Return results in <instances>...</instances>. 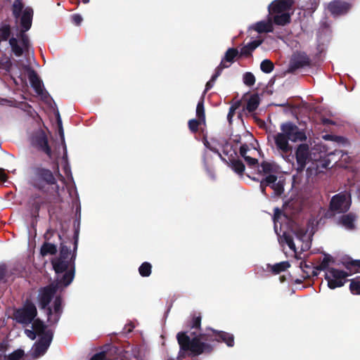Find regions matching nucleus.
<instances>
[{"label": "nucleus", "mask_w": 360, "mask_h": 360, "mask_svg": "<svg viewBox=\"0 0 360 360\" xmlns=\"http://www.w3.org/2000/svg\"><path fill=\"white\" fill-rule=\"evenodd\" d=\"M77 248L78 231H75L73 240L61 242L58 256L51 262L57 278L54 283L41 288L38 295L39 308L46 311L48 319L52 317V309L49 304L58 289L68 287L75 278Z\"/></svg>", "instance_id": "f257e3e1"}, {"label": "nucleus", "mask_w": 360, "mask_h": 360, "mask_svg": "<svg viewBox=\"0 0 360 360\" xmlns=\"http://www.w3.org/2000/svg\"><path fill=\"white\" fill-rule=\"evenodd\" d=\"M27 184L39 193L30 195L28 205L32 217H39L42 207H46L49 215L54 213L55 206L62 202L58 184L53 172L41 164L31 165L28 169Z\"/></svg>", "instance_id": "f03ea898"}, {"label": "nucleus", "mask_w": 360, "mask_h": 360, "mask_svg": "<svg viewBox=\"0 0 360 360\" xmlns=\"http://www.w3.org/2000/svg\"><path fill=\"white\" fill-rule=\"evenodd\" d=\"M201 321L200 313H194L186 323L188 330L176 334V340L179 345L176 360H183L186 357L195 358L205 354V352L210 351V347L201 342L197 335V330L200 329Z\"/></svg>", "instance_id": "7ed1b4c3"}, {"label": "nucleus", "mask_w": 360, "mask_h": 360, "mask_svg": "<svg viewBox=\"0 0 360 360\" xmlns=\"http://www.w3.org/2000/svg\"><path fill=\"white\" fill-rule=\"evenodd\" d=\"M197 335L201 342L210 347V351L205 352V354H210L213 352L215 343H225L229 347L234 346L235 338L232 333L224 330H215L211 327H207L204 330L201 328L197 330Z\"/></svg>", "instance_id": "20e7f679"}, {"label": "nucleus", "mask_w": 360, "mask_h": 360, "mask_svg": "<svg viewBox=\"0 0 360 360\" xmlns=\"http://www.w3.org/2000/svg\"><path fill=\"white\" fill-rule=\"evenodd\" d=\"M37 309L35 304L30 300H27L21 308L16 309L14 316L16 321L21 324H30L36 318Z\"/></svg>", "instance_id": "39448f33"}, {"label": "nucleus", "mask_w": 360, "mask_h": 360, "mask_svg": "<svg viewBox=\"0 0 360 360\" xmlns=\"http://www.w3.org/2000/svg\"><path fill=\"white\" fill-rule=\"evenodd\" d=\"M78 231V235L79 234V229H75L74 231V234L72 238H63L60 233H58L56 230H53L52 229H49L44 233V238L45 239V242L42 244L40 248V254L41 256L44 257L48 255H54L56 254L58 249L57 245L50 243L49 241L51 240V238L55 235L57 234L58 239L60 242L67 240H73L75 234V231ZM61 243H60V245Z\"/></svg>", "instance_id": "423d86ee"}, {"label": "nucleus", "mask_w": 360, "mask_h": 360, "mask_svg": "<svg viewBox=\"0 0 360 360\" xmlns=\"http://www.w3.org/2000/svg\"><path fill=\"white\" fill-rule=\"evenodd\" d=\"M350 274L347 271L340 270L333 267L328 268L325 271V279L328 282V286L330 289L342 287L348 281L347 277Z\"/></svg>", "instance_id": "0eeeda50"}, {"label": "nucleus", "mask_w": 360, "mask_h": 360, "mask_svg": "<svg viewBox=\"0 0 360 360\" xmlns=\"http://www.w3.org/2000/svg\"><path fill=\"white\" fill-rule=\"evenodd\" d=\"M325 146L321 143H316V154L321 153L323 151L325 152L326 154L324 156H322L320 155L319 156V158L316 157V176L319 173L323 172L322 169H326L329 167V165L330 164V157L333 155H340L342 157V151L335 150L333 152H329L328 153L326 150H324Z\"/></svg>", "instance_id": "6e6552de"}, {"label": "nucleus", "mask_w": 360, "mask_h": 360, "mask_svg": "<svg viewBox=\"0 0 360 360\" xmlns=\"http://www.w3.org/2000/svg\"><path fill=\"white\" fill-rule=\"evenodd\" d=\"M281 130L283 134L291 141H302L307 139L305 133L301 131L299 127L291 122L283 123L281 125Z\"/></svg>", "instance_id": "1a4fd4ad"}, {"label": "nucleus", "mask_w": 360, "mask_h": 360, "mask_svg": "<svg viewBox=\"0 0 360 360\" xmlns=\"http://www.w3.org/2000/svg\"><path fill=\"white\" fill-rule=\"evenodd\" d=\"M32 145L39 150L44 152L49 158H52V150L49 144L48 137L44 131H40L33 136Z\"/></svg>", "instance_id": "9d476101"}, {"label": "nucleus", "mask_w": 360, "mask_h": 360, "mask_svg": "<svg viewBox=\"0 0 360 360\" xmlns=\"http://www.w3.org/2000/svg\"><path fill=\"white\" fill-rule=\"evenodd\" d=\"M347 194L340 193L335 195L330 200V209L338 213H345L350 207V202L347 200Z\"/></svg>", "instance_id": "9b49d317"}, {"label": "nucleus", "mask_w": 360, "mask_h": 360, "mask_svg": "<svg viewBox=\"0 0 360 360\" xmlns=\"http://www.w3.org/2000/svg\"><path fill=\"white\" fill-rule=\"evenodd\" d=\"M52 340L53 338L51 334H46L44 337H40L32 347V356L37 359L44 355L48 350Z\"/></svg>", "instance_id": "f8f14e48"}, {"label": "nucleus", "mask_w": 360, "mask_h": 360, "mask_svg": "<svg viewBox=\"0 0 360 360\" xmlns=\"http://www.w3.org/2000/svg\"><path fill=\"white\" fill-rule=\"evenodd\" d=\"M294 0H274L268 7L269 15L288 13L294 6Z\"/></svg>", "instance_id": "ddd939ff"}, {"label": "nucleus", "mask_w": 360, "mask_h": 360, "mask_svg": "<svg viewBox=\"0 0 360 360\" xmlns=\"http://www.w3.org/2000/svg\"><path fill=\"white\" fill-rule=\"evenodd\" d=\"M295 155L297 164V171L298 173H301L304 171L309 159L310 153L308 145L305 143L299 145Z\"/></svg>", "instance_id": "4468645a"}, {"label": "nucleus", "mask_w": 360, "mask_h": 360, "mask_svg": "<svg viewBox=\"0 0 360 360\" xmlns=\"http://www.w3.org/2000/svg\"><path fill=\"white\" fill-rule=\"evenodd\" d=\"M295 235L297 243L300 245L301 251H307L311 245L312 235L309 233L308 231L304 228L296 229Z\"/></svg>", "instance_id": "2eb2a0df"}, {"label": "nucleus", "mask_w": 360, "mask_h": 360, "mask_svg": "<svg viewBox=\"0 0 360 360\" xmlns=\"http://www.w3.org/2000/svg\"><path fill=\"white\" fill-rule=\"evenodd\" d=\"M321 102L319 98H316V114L319 115V117H316V125L322 124L323 125L335 124V122L330 119L333 116L332 112L327 108H323L320 105H317Z\"/></svg>", "instance_id": "dca6fc26"}, {"label": "nucleus", "mask_w": 360, "mask_h": 360, "mask_svg": "<svg viewBox=\"0 0 360 360\" xmlns=\"http://www.w3.org/2000/svg\"><path fill=\"white\" fill-rule=\"evenodd\" d=\"M309 59L304 53L294 54L289 63L288 72H295L297 70L308 65Z\"/></svg>", "instance_id": "f3484780"}, {"label": "nucleus", "mask_w": 360, "mask_h": 360, "mask_svg": "<svg viewBox=\"0 0 360 360\" xmlns=\"http://www.w3.org/2000/svg\"><path fill=\"white\" fill-rule=\"evenodd\" d=\"M34 11L32 8L27 6L21 14L20 19V32H27L32 27Z\"/></svg>", "instance_id": "a211bd4d"}, {"label": "nucleus", "mask_w": 360, "mask_h": 360, "mask_svg": "<svg viewBox=\"0 0 360 360\" xmlns=\"http://www.w3.org/2000/svg\"><path fill=\"white\" fill-rule=\"evenodd\" d=\"M352 8V4L341 1H334L330 2L328 6V11L335 15H343L347 13Z\"/></svg>", "instance_id": "6ab92c4d"}, {"label": "nucleus", "mask_w": 360, "mask_h": 360, "mask_svg": "<svg viewBox=\"0 0 360 360\" xmlns=\"http://www.w3.org/2000/svg\"><path fill=\"white\" fill-rule=\"evenodd\" d=\"M277 149L283 153L288 154L292 152V147L289 144V139L282 132L274 136Z\"/></svg>", "instance_id": "aec40b11"}, {"label": "nucleus", "mask_w": 360, "mask_h": 360, "mask_svg": "<svg viewBox=\"0 0 360 360\" xmlns=\"http://www.w3.org/2000/svg\"><path fill=\"white\" fill-rule=\"evenodd\" d=\"M28 78L31 83V86L34 89L35 92L37 94L41 95L43 92V84L36 71L30 68L28 72Z\"/></svg>", "instance_id": "412c9836"}, {"label": "nucleus", "mask_w": 360, "mask_h": 360, "mask_svg": "<svg viewBox=\"0 0 360 360\" xmlns=\"http://www.w3.org/2000/svg\"><path fill=\"white\" fill-rule=\"evenodd\" d=\"M32 323V328L39 338L44 337L46 334H51L52 338H53V333L52 330L48 329V326L41 319H34Z\"/></svg>", "instance_id": "4be33fe9"}, {"label": "nucleus", "mask_w": 360, "mask_h": 360, "mask_svg": "<svg viewBox=\"0 0 360 360\" xmlns=\"http://www.w3.org/2000/svg\"><path fill=\"white\" fill-rule=\"evenodd\" d=\"M263 42V39L253 40L240 49V57L249 58L252 56V52Z\"/></svg>", "instance_id": "5701e85b"}, {"label": "nucleus", "mask_w": 360, "mask_h": 360, "mask_svg": "<svg viewBox=\"0 0 360 360\" xmlns=\"http://www.w3.org/2000/svg\"><path fill=\"white\" fill-rule=\"evenodd\" d=\"M62 299L60 296L56 297L53 302V311L52 312V317L50 319H47V321L51 324H55L58 323L60 319V314L62 313Z\"/></svg>", "instance_id": "b1692460"}, {"label": "nucleus", "mask_w": 360, "mask_h": 360, "mask_svg": "<svg viewBox=\"0 0 360 360\" xmlns=\"http://www.w3.org/2000/svg\"><path fill=\"white\" fill-rule=\"evenodd\" d=\"M356 218L357 217L355 214L349 212L348 214H342L339 219V223L347 229L352 230L355 228L354 221Z\"/></svg>", "instance_id": "393cba45"}, {"label": "nucleus", "mask_w": 360, "mask_h": 360, "mask_svg": "<svg viewBox=\"0 0 360 360\" xmlns=\"http://www.w3.org/2000/svg\"><path fill=\"white\" fill-rule=\"evenodd\" d=\"M330 34L331 30L330 24L326 20L322 21L321 22L319 35V40L322 45H323L325 42H328L330 41Z\"/></svg>", "instance_id": "a878e982"}, {"label": "nucleus", "mask_w": 360, "mask_h": 360, "mask_svg": "<svg viewBox=\"0 0 360 360\" xmlns=\"http://www.w3.org/2000/svg\"><path fill=\"white\" fill-rule=\"evenodd\" d=\"M56 122H57V125L58 127V134L60 137L61 142L63 144L64 153H63V160L65 161V162H68V154H67V148H66V146H65V143L64 130H63V127L62 120H61V117H60L58 112L56 114Z\"/></svg>", "instance_id": "bb28decb"}, {"label": "nucleus", "mask_w": 360, "mask_h": 360, "mask_svg": "<svg viewBox=\"0 0 360 360\" xmlns=\"http://www.w3.org/2000/svg\"><path fill=\"white\" fill-rule=\"evenodd\" d=\"M253 29L258 33L272 32L274 30L272 22L271 19L268 21L257 22L253 27Z\"/></svg>", "instance_id": "cd10ccee"}, {"label": "nucleus", "mask_w": 360, "mask_h": 360, "mask_svg": "<svg viewBox=\"0 0 360 360\" xmlns=\"http://www.w3.org/2000/svg\"><path fill=\"white\" fill-rule=\"evenodd\" d=\"M259 174H270L276 172V165L270 162L262 161L257 165Z\"/></svg>", "instance_id": "c85d7f7f"}, {"label": "nucleus", "mask_w": 360, "mask_h": 360, "mask_svg": "<svg viewBox=\"0 0 360 360\" xmlns=\"http://www.w3.org/2000/svg\"><path fill=\"white\" fill-rule=\"evenodd\" d=\"M273 20L276 25L284 26L290 22L291 16L289 12L280 14H274Z\"/></svg>", "instance_id": "c756f323"}, {"label": "nucleus", "mask_w": 360, "mask_h": 360, "mask_svg": "<svg viewBox=\"0 0 360 360\" xmlns=\"http://www.w3.org/2000/svg\"><path fill=\"white\" fill-rule=\"evenodd\" d=\"M300 268L303 271L302 276L304 278H310L311 276H315V266L314 263L311 262V264H309L306 261L301 262Z\"/></svg>", "instance_id": "7c9ffc66"}, {"label": "nucleus", "mask_w": 360, "mask_h": 360, "mask_svg": "<svg viewBox=\"0 0 360 360\" xmlns=\"http://www.w3.org/2000/svg\"><path fill=\"white\" fill-rule=\"evenodd\" d=\"M25 4L22 0H15L11 6L12 14L14 18L17 20L20 17L23 12Z\"/></svg>", "instance_id": "2f4dec72"}, {"label": "nucleus", "mask_w": 360, "mask_h": 360, "mask_svg": "<svg viewBox=\"0 0 360 360\" xmlns=\"http://www.w3.org/2000/svg\"><path fill=\"white\" fill-rule=\"evenodd\" d=\"M306 179H307V188H314L315 183V169L311 167H309L306 170Z\"/></svg>", "instance_id": "473e14b6"}, {"label": "nucleus", "mask_w": 360, "mask_h": 360, "mask_svg": "<svg viewBox=\"0 0 360 360\" xmlns=\"http://www.w3.org/2000/svg\"><path fill=\"white\" fill-rule=\"evenodd\" d=\"M231 169L238 174L243 175L245 171V165L239 159L230 160Z\"/></svg>", "instance_id": "72a5a7b5"}, {"label": "nucleus", "mask_w": 360, "mask_h": 360, "mask_svg": "<svg viewBox=\"0 0 360 360\" xmlns=\"http://www.w3.org/2000/svg\"><path fill=\"white\" fill-rule=\"evenodd\" d=\"M196 116L198 119L202 121V124H205V113L204 108V97H202L198 101L196 107Z\"/></svg>", "instance_id": "f704fd0d"}, {"label": "nucleus", "mask_w": 360, "mask_h": 360, "mask_svg": "<svg viewBox=\"0 0 360 360\" xmlns=\"http://www.w3.org/2000/svg\"><path fill=\"white\" fill-rule=\"evenodd\" d=\"M259 101L257 95L251 96L246 105V110L250 112H254L259 106Z\"/></svg>", "instance_id": "c9c22d12"}, {"label": "nucleus", "mask_w": 360, "mask_h": 360, "mask_svg": "<svg viewBox=\"0 0 360 360\" xmlns=\"http://www.w3.org/2000/svg\"><path fill=\"white\" fill-rule=\"evenodd\" d=\"M349 290L353 295H360V276L350 280Z\"/></svg>", "instance_id": "e433bc0d"}, {"label": "nucleus", "mask_w": 360, "mask_h": 360, "mask_svg": "<svg viewBox=\"0 0 360 360\" xmlns=\"http://www.w3.org/2000/svg\"><path fill=\"white\" fill-rule=\"evenodd\" d=\"M237 56H240L238 50L236 48H229L226 51L224 58H225L229 63L231 64L234 62V59Z\"/></svg>", "instance_id": "4c0bfd02"}, {"label": "nucleus", "mask_w": 360, "mask_h": 360, "mask_svg": "<svg viewBox=\"0 0 360 360\" xmlns=\"http://www.w3.org/2000/svg\"><path fill=\"white\" fill-rule=\"evenodd\" d=\"M334 259L330 255L325 254L323 260L321 262L319 265H316V271L319 270H327L329 267L330 263H333Z\"/></svg>", "instance_id": "58836bf2"}, {"label": "nucleus", "mask_w": 360, "mask_h": 360, "mask_svg": "<svg viewBox=\"0 0 360 360\" xmlns=\"http://www.w3.org/2000/svg\"><path fill=\"white\" fill-rule=\"evenodd\" d=\"M152 265L148 262L141 264L139 268V272L142 277H148L151 274Z\"/></svg>", "instance_id": "ea45409f"}, {"label": "nucleus", "mask_w": 360, "mask_h": 360, "mask_svg": "<svg viewBox=\"0 0 360 360\" xmlns=\"http://www.w3.org/2000/svg\"><path fill=\"white\" fill-rule=\"evenodd\" d=\"M290 266V264L288 262H281L273 265L271 268V271L274 274H280L285 271Z\"/></svg>", "instance_id": "a19ab883"}, {"label": "nucleus", "mask_w": 360, "mask_h": 360, "mask_svg": "<svg viewBox=\"0 0 360 360\" xmlns=\"http://www.w3.org/2000/svg\"><path fill=\"white\" fill-rule=\"evenodd\" d=\"M11 34V26L3 25L0 27V41H7Z\"/></svg>", "instance_id": "79ce46f5"}, {"label": "nucleus", "mask_w": 360, "mask_h": 360, "mask_svg": "<svg viewBox=\"0 0 360 360\" xmlns=\"http://www.w3.org/2000/svg\"><path fill=\"white\" fill-rule=\"evenodd\" d=\"M260 69L264 73H270L274 69V64L269 59H264L260 64Z\"/></svg>", "instance_id": "37998d69"}, {"label": "nucleus", "mask_w": 360, "mask_h": 360, "mask_svg": "<svg viewBox=\"0 0 360 360\" xmlns=\"http://www.w3.org/2000/svg\"><path fill=\"white\" fill-rule=\"evenodd\" d=\"M283 239L285 243L288 245L289 248L297 253L296 245L294 243L293 238L290 233L284 232L283 234Z\"/></svg>", "instance_id": "c03bdc74"}, {"label": "nucleus", "mask_w": 360, "mask_h": 360, "mask_svg": "<svg viewBox=\"0 0 360 360\" xmlns=\"http://www.w3.org/2000/svg\"><path fill=\"white\" fill-rule=\"evenodd\" d=\"M283 239L285 243L288 245L289 248L297 253L296 245L294 243L293 238L290 233L284 232L283 234Z\"/></svg>", "instance_id": "a18cd8bd"}, {"label": "nucleus", "mask_w": 360, "mask_h": 360, "mask_svg": "<svg viewBox=\"0 0 360 360\" xmlns=\"http://www.w3.org/2000/svg\"><path fill=\"white\" fill-rule=\"evenodd\" d=\"M240 105L241 102L240 101H238L235 102L233 104H232L229 108V110L227 115V120L230 124H232V120L236 113V110L240 108Z\"/></svg>", "instance_id": "49530a36"}, {"label": "nucleus", "mask_w": 360, "mask_h": 360, "mask_svg": "<svg viewBox=\"0 0 360 360\" xmlns=\"http://www.w3.org/2000/svg\"><path fill=\"white\" fill-rule=\"evenodd\" d=\"M271 188L274 190V194L276 196H281L284 191V182L283 181H277L272 186Z\"/></svg>", "instance_id": "de8ad7c7"}, {"label": "nucleus", "mask_w": 360, "mask_h": 360, "mask_svg": "<svg viewBox=\"0 0 360 360\" xmlns=\"http://www.w3.org/2000/svg\"><path fill=\"white\" fill-rule=\"evenodd\" d=\"M355 259H352L349 257H344L340 260V264L345 266L351 274L352 267L354 266V261Z\"/></svg>", "instance_id": "09e8293b"}, {"label": "nucleus", "mask_w": 360, "mask_h": 360, "mask_svg": "<svg viewBox=\"0 0 360 360\" xmlns=\"http://www.w3.org/2000/svg\"><path fill=\"white\" fill-rule=\"evenodd\" d=\"M202 124V121L198 119L190 120L188 122V129L193 133H196L198 131L199 126Z\"/></svg>", "instance_id": "8fccbe9b"}, {"label": "nucleus", "mask_w": 360, "mask_h": 360, "mask_svg": "<svg viewBox=\"0 0 360 360\" xmlns=\"http://www.w3.org/2000/svg\"><path fill=\"white\" fill-rule=\"evenodd\" d=\"M255 77L252 72H248L243 75V82L248 86H253L255 83Z\"/></svg>", "instance_id": "3c124183"}, {"label": "nucleus", "mask_w": 360, "mask_h": 360, "mask_svg": "<svg viewBox=\"0 0 360 360\" xmlns=\"http://www.w3.org/2000/svg\"><path fill=\"white\" fill-rule=\"evenodd\" d=\"M264 183V184L266 186H269L271 188V186L278 181V177L276 175L270 174H266V176L261 180Z\"/></svg>", "instance_id": "603ef678"}, {"label": "nucleus", "mask_w": 360, "mask_h": 360, "mask_svg": "<svg viewBox=\"0 0 360 360\" xmlns=\"http://www.w3.org/2000/svg\"><path fill=\"white\" fill-rule=\"evenodd\" d=\"M24 354L25 353L22 349H16L8 356V360H20Z\"/></svg>", "instance_id": "864d4df0"}, {"label": "nucleus", "mask_w": 360, "mask_h": 360, "mask_svg": "<svg viewBox=\"0 0 360 360\" xmlns=\"http://www.w3.org/2000/svg\"><path fill=\"white\" fill-rule=\"evenodd\" d=\"M8 277L7 266L5 264H0V281L6 283Z\"/></svg>", "instance_id": "5fc2aeb1"}, {"label": "nucleus", "mask_w": 360, "mask_h": 360, "mask_svg": "<svg viewBox=\"0 0 360 360\" xmlns=\"http://www.w3.org/2000/svg\"><path fill=\"white\" fill-rule=\"evenodd\" d=\"M244 160L248 165L252 168L257 167L258 165V160L256 158L248 155L247 157H245Z\"/></svg>", "instance_id": "6e6d98bb"}, {"label": "nucleus", "mask_w": 360, "mask_h": 360, "mask_svg": "<svg viewBox=\"0 0 360 360\" xmlns=\"http://www.w3.org/2000/svg\"><path fill=\"white\" fill-rule=\"evenodd\" d=\"M224 64H219L215 69L214 73L212 76V82H215L217 79L221 75L224 70Z\"/></svg>", "instance_id": "4d7b16f0"}, {"label": "nucleus", "mask_w": 360, "mask_h": 360, "mask_svg": "<svg viewBox=\"0 0 360 360\" xmlns=\"http://www.w3.org/2000/svg\"><path fill=\"white\" fill-rule=\"evenodd\" d=\"M71 19H72V22L75 25H79L82 23V20H83V18L81 16V15L77 14V13L73 14L71 16Z\"/></svg>", "instance_id": "13d9d810"}, {"label": "nucleus", "mask_w": 360, "mask_h": 360, "mask_svg": "<svg viewBox=\"0 0 360 360\" xmlns=\"http://www.w3.org/2000/svg\"><path fill=\"white\" fill-rule=\"evenodd\" d=\"M11 49L15 56L18 57L21 56L23 53L22 48L19 44L11 47Z\"/></svg>", "instance_id": "bf43d9fd"}, {"label": "nucleus", "mask_w": 360, "mask_h": 360, "mask_svg": "<svg viewBox=\"0 0 360 360\" xmlns=\"http://www.w3.org/2000/svg\"><path fill=\"white\" fill-rule=\"evenodd\" d=\"M250 150L247 144H243L240 147V150H239V153H240V155L242 158H245V157H247V153L248 151Z\"/></svg>", "instance_id": "052dcab7"}, {"label": "nucleus", "mask_w": 360, "mask_h": 360, "mask_svg": "<svg viewBox=\"0 0 360 360\" xmlns=\"http://www.w3.org/2000/svg\"><path fill=\"white\" fill-rule=\"evenodd\" d=\"M106 354L105 352H99L95 354L91 358V360H106Z\"/></svg>", "instance_id": "680f3d73"}, {"label": "nucleus", "mask_w": 360, "mask_h": 360, "mask_svg": "<svg viewBox=\"0 0 360 360\" xmlns=\"http://www.w3.org/2000/svg\"><path fill=\"white\" fill-rule=\"evenodd\" d=\"M25 333L27 335V336L31 339L32 340H34L36 339L37 335L34 330L32 328V330L30 329H25Z\"/></svg>", "instance_id": "e2e57ef3"}, {"label": "nucleus", "mask_w": 360, "mask_h": 360, "mask_svg": "<svg viewBox=\"0 0 360 360\" xmlns=\"http://www.w3.org/2000/svg\"><path fill=\"white\" fill-rule=\"evenodd\" d=\"M360 272V259H355L354 261V266L352 267L351 274L352 273Z\"/></svg>", "instance_id": "0e129e2a"}, {"label": "nucleus", "mask_w": 360, "mask_h": 360, "mask_svg": "<svg viewBox=\"0 0 360 360\" xmlns=\"http://www.w3.org/2000/svg\"><path fill=\"white\" fill-rule=\"evenodd\" d=\"M8 179V175L6 174L5 170L0 168V182L4 183Z\"/></svg>", "instance_id": "69168bd1"}, {"label": "nucleus", "mask_w": 360, "mask_h": 360, "mask_svg": "<svg viewBox=\"0 0 360 360\" xmlns=\"http://www.w3.org/2000/svg\"><path fill=\"white\" fill-rule=\"evenodd\" d=\"M335 141L338 142V143H348V140L346 138H345L343 136H335Z\"/></svg>", "instance_id": "338daca9"}, {"label": "nucleus", "mask_w": 360, "mask_h": 360, "mask_svg": "<svg viewBox=\"0 0 360 360\" xmlns=\"http://www.w3.org/2000/svg\"><path fill=\"white\" fill-rule=\"evenodd\" d=\"M214 82H212V78H211L210 80L206 83L205 89L204 93H206L207 91L211 89L214 85Z\"/></svg>", "instance_id": "774afa93"}]
</instances>
